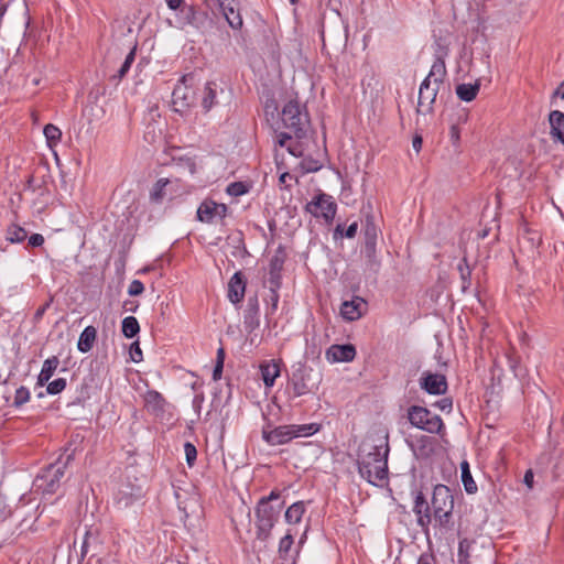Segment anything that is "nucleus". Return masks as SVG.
Wrapping results in <instances>:
<instances>
[{
  "label": "nucleus",
  "mask_w": 564,
  "mask_h": 564,
  "mask_svg": "<svg viewBox=\"0 0 564 564\" xmlns=\"http://www.w3.org/2000/svg\"><path fill=\"white\" fill-rule=\"evenodd\" d=\"M97 337V329L89 325L85 327V329L82 332L77 348L80 352H88L94 347L95 340Z\"/></svg>",
  "instance_id": "nucleus-26"
},
{
  "label": "nucleus",
  "mask_w": 564,
  "mask_h": 564,
  "mask_svg": "<svg viewBox=\"0 0 564 564\" xmlns=\"http://www.w3.org/2000/svg\"><path fill=\"white\" fill-rule=\"evenodd\" d=\"M378 237V228L372 216H368L365 225V251L368 257H372L376 252V243Z\"/></svg>",
  "instance_id": "nucleus-22"
},
{
  "label": "nucleus",
  "mask_w": 564,
  "mask_h": 564,
  "mask_svg": "<svg viewBox=\"0 0 564 564\" xmlns=\"http://www.w3.org/2000/svg\"><path fill=\"white\" fill-rule=\"evenodd\" d=\"M225 349L224 347H219L216 355V362H220L224 365L225 362Z\"/></svg>",
  "instance_id": "nucleus-60"
},
{
  "label": "nucleus",
  "mask_w": 564,
  "mask_h": 564,
  "mask_svg": "<svg viewBox=\"0 0 564 564\" xmlns=\"http://www.w3.org/2000/svg\"><path fill=\"white\" fill-rule=\"evenodd\" d=\"M550 134L554 141L564 144V113L560 110H553L549 115Z\"/></svg>",
  "instance_id": "nucleus-21"
},
{
  "label": "nucleus",
  "mask_w": 564,
  "mask_h": 564,
  "mask_svg": "<svg viewBox=\"0 0 564 564\" xmlns=\"http://www.w3.org/2000/svg\"><path fill=\"white\" fill-rule=\"evenodd\" d=\"M553 97H560L564 99V80L555 89Z\"/></svg>",
  "instance_id": "nucleus-59"
},
{
  "label": "nucleus",
  "mask_w": 564,
  "mask_h": 564,
  "mask_svg": "<svg viewBox=\"0 0 564 564\" xmlns=\"http://www.w3.org/2000/svg\"><path fill=\"white\" fill-rule=\"evenodd\" d=\"M479 89V80H476L474 84H459L456 86V95L460 100L469 102L477 97Z\"/></svg>",
  "instance_id": "nucleus-27"
},
{
  "label": "nucleus",
  "mask_w": 564,
  "mask_h": 564,
  "mask_svg": "<svg viewBox=\"0 0 564 564\" xmlns=\"http://www.w3.org/2000/svg\"><path fill=\"white\" fill-rule=\"evenodd\" d=\"M357 230H358L357 221H354L352 224H350L347 227V229H344V226L341 224H338L334 230V238L337 239L338 237L339 238L346 237V238L352 239L357 235Z\"/></svg>",
  "instance_id": "nucleus-38"
},
{
  "label": "nucleus",
  "mask_w": 564,
  "mask_h": 564,
  "mask_svg": "<svg viewBox=\"0 0 564 564\" xmlns=\"http://www.w3.org/2000/svg\"><path fill=\"white\" fill-rule=\"evenodd\" d=\"M98 542V531L87 530L84 535V540L80 547V558L84 560L93 544Z\"/></svg>",
  "instance_id": "nucleus-36"
},
{
  "label": "nucleus",
  "mask_w": 564,
  "mask_h": 564,
  "mask_svg": "<svg viewBox=\"0 0 564 564\" xmlns=\"http://www.w3.org/2000/svg\"><path fill=\"white\" fill-rule=\"evenodd\" d=\"M34 177L31 175L28 180V187H32V182H33Z\"/></svg>",
  "instance_id": "nucleus-63"
},
{
  "label": "nucleus",
  "mask_w": 564,
  "mask_h": 564,
  "mask_svg": "<svg viewBox=\"0 0 564 564\" xmlns=\"http://www.w3.org/2000/svg\"><path fill=\"white\" fill-rule=\"evenodd\" d=\"M366 308L367 302L359 296H355L350 301L343 302L340 315L346 321H357L364 315Z\"/></svg>",
  "instance_id": "nucleus-16"
},
{
  "label": "nucleus",
  "mask_w": 564,
  "mask_h": 564,
  "mask_svg": "<svg viewBox=\"0 0 564 564\" xmlns=\"http://www.w3.org/2000/svg\"><path fill=\"white\" fill-rule=\"evenodd\" d=\"M226 192L230 196H241L248 192V185L243 182H232L227 186Z\"/></svg>",
  "instance_id": "nucleus-41"
},
{
  "label": "nucleus",
  "mask_w": 564,
  "mask_h": 564,
  "mask_svg": "<svg viewBox=\"0 0 564 564\" xmlns=\"http://www.w3.org/2000/svg\"><path fill=\"white\" fill-rule=\"evenodd\" d=\"M388 435H371L359 446L357 454L358 473L369 484L381 487L388 480Z\"/></svg>",
  "instance_id": "nucleus-1"
},
{
  "label": "nucleus",
  "mask_w": 564,
  "mask_h": 564,
  "mask_svg": "<svg viewBox=\"0 0 564 564\" xmlns=\"http://www.w3.org/2000/svg\"><path fill=\"white\" fill-rule=\"evenodd\" d=\"M243 326L248 334L253 333L260 326V307L257 295L248 297L243 313Z\"/></svg>",
  "instance_id": "nucleus-14"
},
{
  "label": "nucleus",
  "mask_w": 564,
  "mask_h": 564,
  "mask_svg": "<svg viewBox=\"0 0 564 564\" xmlns=\"http://www.w3.org/2000/svg\"><path fill=\"white\" fill-rule=\"evenodd\" d=\"M413 512L416 516L417 524L426 530L432 522V506L421 491L415 495Z\"/></svg>",
  "instance_id": "nucleus-15"
},
{
  "label": "nucleus",
  "mask_w": 564,
  "mask_h": 564,
  "mask_svg": "<svg viewBox=\"0 0 564 564\" xmlns=\"http://www.w3.org/2000/svg\"><path fill=\"white\" fill-rule=\"evenodd\" d=\"M288 150H289V152H290L291 154H293V155H297V154H296V152L294 151V149H292V148H288Z\"/></svg>",
  "instance_id": "nucleus-64"
},
{
  "label": "nucleus",
  "mask_w": 564,
  "mask_h": 564,
  "mask_svg": "<svg viewBox=\"0 0 564 564\" xmlns=\"http://www.w3.org/2000/svg\"><path fill=\"white\" fill-rule=\"evenodd\" d=\"M223 369H224V365L223 364H220V362H216L215 364V367H214V370H213V379L215 381L220 380L221 375H223Z\"/></svg>",
  "instance_id": "nucleus-55"
},
{
  "label": "nucleus",
  "mask_w": 564,
  "mask_h": 564,
  "mask_svg": "<svg viewBox=\"0 0 564 564\" xmlns=\"http://www.w3.org/2000/svg\"><path fill=\"white\" fill-rule=\"evenodd\" d=\"M181 13L183 14L186 23L191 25H198L202 12L194 6H183Z\"/></svg>",
  "instance_id": "nucleus-35"
},
{
  "label": "nucleus",
  "mask_w": 564,
  "mask_h": 564,
  "mask_svg": "<svg viewBox=\"0 0 564 564\" xmlns=\"http://www.w3.org/2000/svg\"><path fill=\"white\" fill-rule=\"evenodd\" d=\"M165 3L171 10H174V11H176V10L182 11L183 6H185L184 0H165Z\"/></svg>",
  "instance_id": "nucleus-54"
},
{
  "label": "nucleus",
  "mask_w": 564,
  "mask_h": 564,
  "mask_svg": "<svg viewBox=\"0 0 564 564\" xmlns=\"http://www.w3.org/2000/svg\"><path fill=\"white\" fill-rule=\"evenodd\" d=\"M305 502L296 501L292 503L285 511V521L291 524H297L301 522L303 514L305 513Z\"/></svg>",
  "instance_id": "nucleus-28"
},
{
  "label": "nucleus",
  "mask_w": 564,
  "mask_h": 564,
  "mask_svg": "<svg viewBox=\"0 0 564 564\" xmlns=\"http://www.w3.org/2000/svg\"><path fill=\"white\" fill-rule=\"evenodd\" d=\"M356 357V348L351 344L332 345L326 350V359L329 362H348Z\"/></svg>",
  "instance_id": "nucleus-17"
},
{
  "label": "nucleus",
  "mask_w": 564,
  "mask_h": 564,
  "mask_svg": "<svg viewBox=\"0 0 564 564\" xmlns=\"http://www.w3.org/2000/svg\"><path fill=\"white\" fill-rule=\"evenodd\" d=\"M293 543H294V538L290 532H288L280 540L278 552H279V555L281 558L285 560L288 557V554H289Z\"/></svg>",
  "instance_id": "nucleus-40"
},
{
  "label": "nucleus",
  "mask_w": 564,
  "mask_h": 564,
  "mask_svg": "<svg viewBox=\"0 0 564 564\" xmlns=\"http://www.w3.org/2000/svg\"><path fill=\"white\" fill-rule=\"evenodd\" d=\"M72 459V455H67L65 462L61 458L55 463L51 464L43 473L36 478L37 487L45 494H55L61 485V479L64 476V470Z\"/></svg>",
  "instance_id": "nucleus-9"
},
{
  "label": "nucleus",
  "mask_w": 564,
  "mask_h": 564,
  "mask_svg": "<svg viewBox=\"0 0 564 564\" xmlns=\"http://www.w3.org/2000/svg\"><path fill=\"white\" fill-rule=\"evenodd\" d=\"M184 452H185L187 464L189 466H192L195 463L196 457H197L196 447L192 443L186 442L184 445Z\"/></svg>",
  "instance_id": "nucleus-44"
},
{
  "label": "nucleus",
  "mask_w": 564,
  "mask_h": 564,
  "mask_svg": "<svg viewBox=\"0 0 564 564\" xmlns=\"http://www.w3.org/2000/svg\"><path fill=\"white\" fill-rule=\"evenodd\" d=\"M313 369L305 364L299 362L293 367V371L289 381L293 397H302L313 390L311 384V375Z\"/></svg>",
  "instance_id": "nucleus-11"
},
{
  "label": "nucleus",
  "mask_w": 564,
  "mask_h": 564,
  "mask_svg": "<svg viewBox=\"0 0 564 564\" xmlns=\"http://www.w3.org/2000/svg\"><path fill=\"white\" fill-rule=\"evenodd\" d=\"M51 303H52V299L50 301H47L46 303H44L43 305H41L36 310L35 314H34V321L35 322H40L42 319L43 315L45 314V312L50 307Z\"/></svg>",
  "instance_id": "nucleus-53"
},
{
  "label": "nucleus",
  "mask_w": 564,
  "mask_h": 564,
  "mask_svg": "<svg viewBox=\"0 0 564 564\" xmlns=\"http://www.w3.org/2000/svg\"><path fill=\"white\" fill-rule=\"evenodd\" d=\"M432 518L441 528L448 529L453 524L454 494L452 489L445 485H436L433 489L432 499Z\"/></svg>",
  "instance_id": "nucleus-5"
},
{
  "label": "nucleus",
  "mask_w": 564,
  "mask_h": 564,
  "mask_svg": "<svg viewBox=\"0 0 564 564\" xmlns=\"http://www.w3.org/2000/svg\"><path fill=\"white\" fill-rule=\"evenodd\" d=\"M533 479H534V475H533L532 470L531 469L527 470L524 474L523 481L529 488L533 487Z\"/></svg>",
  "instance_id": "nucleus-57"
},
{
  "label": "nucleus",
  "mask_w": 564,
  "mask_h": 564,
  "mask_svg": "<svg viewBox=\"0 0 564 564\" xmlns=\"http://www.w3.org/2000/svg\"><path fill=\"white\" fill-rule=\"evenodd\" d=\"M216 84L212 82L206 83L204 97L202 100V106L205 109V111H209L213 108V106L216 105Z\"/></svg>",
  "instance_id": "nucleus-31"
},
{
  "label": "nucleus",
  "mask_w": 564,
  "mask_h": 564,
  "mask_svg": "<svg viewBox=\"0 0 564 564\" xmlns=\"http://www.w3.org/2000/svg\"><path fill=\"white\" fill-rule=\"evenodd\" d=\"M281 121L286 131L278 134V144L285 147L293 137L302 139L306 134L310 120L306 111L296 100L288 101L281 111Z\"/></svg>",
  "instance_id": "nucleus-3"
},
{
  "label": "nucleus",
  "mask_w": 564,
  "mask_h": 564,
  "mask_svg": "<svg viewBox=\"0 0 564 564\" xmlns=\"http://www.w3.org/2000/svg\"><path fill=\"white\" fill-rule=\"evenodd\" d=\"M432 556L429 555H421L417 560V564H432Z\"/></svg>",
  "instance_id": "nucleus-61"
},
{
  "label": "nucleus",
  "mask_w": 564,
  "mask_h": 564,
  "mask_svg": "<svg viewBox=\"0 0 564 564\" xmlns=\"http://www.w3.org/2000/svg\"><path fill=\"white\" fill-rule=\"evenodd\" d=\"M166 401L163 395L155 391L149 390L144 394V406L147 411L155 416H161L165 412Z\"/></svg>",
  "instance_id": "nucleus-20"
},
{
  "label": "nucleus",
  "mask_w": 564,
  "mask_h": 564,
  "mask_svg": "<svg viewBox=\"0 0 564 564\" xmlns=\"http://www.w3.org/2000/svg\"><path fill=\"white\" fill-rule=\"evenodd\" d=\"M286 178H292V176L290 175V173L285 172L280 175L279 181L281 184H284V183H286Z\"/></svg>",
  "instance_id": "nucleus-62"
},
{
  "label": "nucleus",
  "mask_w": 564,
  "mask_h": 564,
  "mask_svg": "<svg viewBox=\"0 0 564 564\" xmlns=\"http://www.w3.org/2000/svg\"><path fill=\"white\" fill-rule=\"evenodd\" d=\"M43 133L50 147L56 145L61 141L62 131L58 127L52 123H48L44 127Z\"/></svg>",
  "instance_id": "nucleus-37"
},
{
  "label": "nucleus",
  "mask_w": 564,
  "mask_h": 564,
  "mask_svg": "<svg viewBox=\"0 0 564 564\" xmlns=\"http://www.w3.org/2000/svg\"><path fill=\"white\" fill-rule=\"evenodd\" d=\"M130 356L132 361L140 362L142 360V350L140 348L139 341H134L130 346Z\"/></svg>",
  "instance_id": "nucleus-49"
},
{
  "label": "nucleus",
  "mask_w": 564,
  "mask_h": 564,
  "mask_svg": "<svg viewBox=\"0 0 564 564\" xmlns=\"http://www.w3.org/2000/svg\"><path fill=\"white\" fill-rule=\"evenodd\" d=\"M228 212L226 204L216 203L213 199H205L197 208L196 217L199 221L212 224L216 218H225Z\"/></svg>",
  "instance_id": "nucleus-12"
},
{
  "label": "nucleus",
  "mask_w": 564,
  "mask_h": 564,
  "mask_svg": "<svg viewBox=\"0 0 564 564\" xmlns=\"http://www.w3.org/2000/svg\"><path fill=\"white\" fill-rule=\"evenodd\" d=\"M134 500V497L132 494H126L124 491H119L116 496V502L119 506L128 507L130 506Z\"/></svg>",
  "instance_id": "nucleus-46"
},
{
  "label": "nucleus",
  "mask_w": 564,
  "mask_h": 564,
  "mask_svg": "<svg viewBox=\"0 0 564 564\" xmlns=\"http://www.w3.org/2000/svg\"><path fill=\"white\" fill-rule=\"evenodd\" d=\"M460 470H462V481L465 488V491L469 495L475 494L477 491V485L471 476L469 464L464 460L460 464Z\"/></svg>",
  "instance_id": "nucleus-30"
},
{
  "label": "nucleus",
  "mask_w": 564,
  "mask_h": 564,
  "mask_svg": "<svg viewBox=\"0 0 564 564\" xmlns=\"http://www.w3.org/2000/svg\"><path fill=\"white\" fill-rule=\"evenodd\" d=\"M28 243L33 248L41 247L44 243V237L41 234H32Z\"/></svg>",
  "instance_id": "nucleus-52"
},
{
  "label": "nucleus",
  "mask_w": 564,
  "mask_h": 564,
  "mask_svg": "<svg viewBox=\"0 0 564 564\" xmlns=\"http://www.w3.org/2000/svg\"><path fill=\"white\" fill-rule=\"evenodd\" d=\"M281 272L279 271H269V283L270 289L279 290L281 288Z\"/></svg>",
  "instance_id": "nucleus-48"
},
{
  "label": "nucleus",
  "mask_w": 564,
  "mask_h": 564,
  "mask_svg": "<svg viewBox=\"0 0 564 564\" xmlns=\"http://www.w3.org/2000/svg\"><path fill=\"white\" fill-rule=\"evenodd\" d=\"M284 501L281 500V491L273 489L268 496H263L254 508L256 536L262 542L271 538V531L279 521Z\"/></svg>",
  "instance_id": "nucleus-2"
},
{
  "label": "nucleus",
  "mask_w": 564,
  "mask_h": 564,
  "mask_svg": "<svg viewBox=\"0 0 564 564\" xmlns=\"http://www.w3.org/2000/svg\"><path fill=\"white\" fill-rule=\"evenodd\" d=\"M246 291V279L243 274L236 272L228 283V299L232 304H238L242 301Z\"/></svg>",
  "instance_id": "nucleus-19"
},
{
  "label": "nucleus",
  "mask_w": 564,
  "mask_h": 564,
  "mask_svg": "<svg viewBox=\"0 0 564 564\" xmlns=\"http://www.w3.org/2000/svg\"><path fill=\"white\" fill-rule=\"evenodd\" d=\"M59 365V359L56 356L47 358L42 366L41 372L37 376V386H44L50 381Z\"/></svg>",
  "instance_id": "nucleus-25"
},
{
  "label": "nucleus",
  "mask_w": 564,
  "mask_h": 564,
  "mask_svg": "<svg viewBox=\"0 0 564 564\" xmlns=\"http://www.w3.org/2000/svg\"><path fill=\"white\" fill-rule=\"evenodd\" d=\"M66 379L57 378L47 383L46 391L48 394L55 395L61 393L66 388Z\"/></svg>",
  "instance_id": "nucleus-42"
},
{
  "label": "nucleus",
  "mask_w": 564,
  "mask_h": 564,
  "mask_svg": "<svg viewBox=\"0 0 564 564\" xmlns=\"http://www.w3.org/2000/svg\"><path fill=\"white\" fill-rule=\"evenodd\" d=\"M144 291V285L139 280H133L128 289V293L130 296H138L141 295Z\"/></svg>",
  "instance_id": "nucleus-47"
},
{
  "label": "nucleus",
  "mask_w": 564,
  "mask_h": 564,
  "mask_svg": "<svg viewBox=\"0 0 564 564\" xmlns=\"http://www.w3.org/2000/svg\"><path fill=\"white\" fill-rule=\"evenodd\" d=\"M446 65L442 57H436L430 73L424 78L419 90L417 112L431 113L440 87L446 77Z\"/></svg>",
  "instance_id": "nucleus-4"
},
{
  "label": "nucleus",
  "mask_w": 564,
  "mask_h": 564,
  "mask_svg": "<svg viewBox=\"0 0 564 564\" xmlns=\"http://www.w3.org/2000/svg\"><path fill=\"white\" fill-rule=\"evenodd\" d=\"M422 137L421 135H415L412 140V147L413 149L416 151V152H420L421 151V148H422Z\"/></svg>",
  "instance_id": "nucleus-58"
},
{
  "label": "nucleus",
  "mask_w": 564,
  "mask_h": 564,
  "mask_svg": "<svg viewBox=\"0 0 564 564\" xmlns=\"http://www.w3.org/2000/svg\"><path fill=\"white\" fill-rule=\"evenodd\" d=\"M435 405L441 411L451 412L453 408V400L451 398H443L442 400L437 401Z\"/></svg>",
  "instance_id": "nucleus-51"
},
{
  "label": "nucleus",
  "mask_w": 564,
  "mask_h": 564,
  "mask_svg": "<svg viewBox=\"0 0 564 564\" xmlns=\"http://www.w3.org/2000/svg\"><path fill=\"white\" fill-rule=\"evenodd\" d=\"M172 185L170 178H159L150 192V200L153 204H162L169 195V187Z\"/></svg>",
  "instance_id": "nucleus-23"
},
{
  "label": "nucleus",
  "mask_w": 564,
  "mask_h": 564,
  "mask_svg": "<svg viewBox=\"0 0 564 564\" xmlns=\"http://www.w3.org/2000/svg\"><path fill=\"white\" fill-rule=\"evenodd\" d=\"M223 15L225 17L229 26L234 30H240L243 25L242 17L238 9L237 0H229L228 2H221L219 7Z\"/></svg>",
  "instance_id": "nucleus-18"
},
{
  "label": "nucleus",
  "mask_w": 564,
  "mask_h": 564,
  "mask_svg": "<svg viewBox=\"0 0 564 564\" xmlns=\"http://www.w3.org/2000/svg\"><path fill=\"white\" fill-rule=\"evenodd\" d=\"M286 259L285 250L282 246H279L274 254L270 259L269 271L282 272L283 265Z\"/></svg>",
  "instance_id": "nucleus-33"
},
{
  "label": "nucleus",
  "mask_w": 564,
  "mask_h": 564,
  "mask_svg": "<svg viewBox=\"0 0 564 564\" xmlns=\"http://www.w3.org/2000/svg\"><path fill=\"white\" fill-rule=\"evenodd\" d=\"M305 212L315 218L332 223L337 212V204L330 195L321 192L305 205Z\"/></svg>",
  "instance_id": "nucleus-10"
},
{
  "label": "nucleus",
  "mask_w": 564,
  "mask_h": 564,
  "mask_svg": "<svg viewBox=\"0 0 564 564\" xmlns=\"http://www.w3.org/2000/svg\"><path fill=\"white\" fill-rule=\"evenodd\" d=\"M471 545V541L468 539H463L458 543V556L459 561L466 560L469 556V549Z\"/></svg>",
  "instance_id": "nucleus-45"
},
{
  "label": "nucleus",
  "mask_w": 564,
  "mask_h": 564,
  "mask_svg": "<svg viewBox=\"0 0 564 564\" xmlns=\"http://www.w3.org/2000/svg\"><path fill=\"white\" fill-rule=\"evenodd\" d=\"M30 400V391L28 388L25 387H20L19 389H17L15 391V395H14V401H13V405L15 408H20L22 406L23 404H25L28 401Z\"/></svg>",
  "instance_id": "nucleus-43"
},
{
  "label": "nucleus",
  "mask_w": 564,
  "mask_h": 564,
  "mask_svg": "<svg viewBox=\"0 0 564 564\" xmlns=\"http://www.w3.org/2000/svg\"><path fill=\"white\" fill-rule=\"evenodd\" d=\"M449 137L453 143H457L459 141V128L456 124L451 127Z\"/></svg>",
  "instance_id": "nucleus-56"
},
{
  "label": "nucleus",
  "mask_w": 564,
  "mask_h": 564,
  "mask_svg": "<svg viewBox=\"0 0 564 564\" xmlns=\"http://www.w3.org/2000/svg\"><path fill=\"white\" fill-rule=\"evenodd\" d=\"M462 281V291L466 293L471 285V272L473 269L468 263L466 257H464L457 265Z\"/></svg>",
  "instance_id": "nucleus-29"
},
{
  "label": "nucleus",
  "mask_w": 564,
  "mask_h": 564,
  "mask_svg": "<svg viewBox=\"0 0 564 564\" xmlns=\"http://www.w3.org/2000/svg\"><path fill=\"white\" fill-rule=\"evenodd\" d=\"M260 372L265 387H273L280 376V367L274 360L265 361L260 365Z\"/></svg>",
  "instance_id": "nucleus-24"
},
{
  "label": "nucleus",
  "mask_w": 564,
  "mask_h": 564,
  "mask_svg": "<svg viewBox=\"0 0 564 564\" xmlns=\"http://www.w3.org/2000/svg\"><path fill=\"white\" fill-rule=\"evenodd\" d=\"M28 237L26 230L18 225H11L7 229V239L12 243L23 242Z\"/></svg>",
  "instance_id": "nucleus-34"
},
{
  "label": "nucleus",
  "mask_w": 564,
  "mask_h": 564,
  "mask_svg": "<svg viewBox=\"0 0 564 564\" xmlns=\"http://www.w3.org/2000/svg\"><path fill=\"white\" fill-rule=\"evenodd\" d=\"M420 387L429 394L440 395L447 391L448 384L444 375L425 371L420 378Z\"/></svg>",
  "instance_id": "nucleus-13"
},
{
  "label": "nucleus",
  "mask_w": 564,
  "mask_h": 564,
  "mask_svg": "<svg viewBox=\"0 0 564 564\" xmlns=\"http://www.w3.org/2000/svg\"><path fill=\"white\" fill-rule=\"evenodd\" d=\"M408 419L413 426L432 434H438L444 429L441 416L421 405H411L408 409Z\"/></svg>",
  "instance_id": "nucleus-8"
},
{
  "label": "nucleus",
  "mask_w": 564,
  "mask_h": 564,
  "mask_svg": "<svg viewBox=\"0 0 564 564\" xmlns=\"http://www.w3.org/2000/svg\"><path fill=\"white\" fill-rule=\"evenodd\" d=\"M135 52H137V45H134L128 55L124 58V62L122 63L121 67L119 68L117 75H115L116 78L122 79L128 72L130 70L131 65L133 64L135 59Z\"/></svg>",
  "instance_id": "nucleus-39"
},
{
  "label": "nucleus",
  "mask_w": 564,
  "mask_h": 564,
  "mask_svg": "<svg viewBox=\"0 0 564 564\" xmlns=\"http://www.w3.org/2000/svg\"><path fill=\"white\" fill-rule=\"evenodd\" d=\"M279 299H280L279 290L270 289V294H269V301L271 304L270 312H269L270 314H273L276 311L278 304H279Z\"/></svg>",
  "instance_id": "nucleus-50"
},
{
  "label": "nucleus",
  "mask_w": 564,
  "mask_h": 564,
  "mask_svg": "<svg viewBox=\"0 0 564 564\" xmlns=\"http://www.w3.org/2000/svg\"><path fill=\"white\" fill-rule=\"evenodd\" d=\"M121 330L127 338H133L140 332L138 319L134 316L124 317L122 321Z\"/></svg>",
  "instance_id": "nucleus-32"
},
{
  "label": "nucleus",
  "mask_w": 564,
  "mask_h": 564,
  "mask_svg": "<svg viewBox=\"0 0 564 564\" xmlns=\"http://www.w3.org/2000/svg\"><path fill=\"white\" fill-rule=\"evenodd\" d=\"M194 75L186 74L181 77L172 93V106L175 112L183 115L196 101V90L193 87Z\"/></svg>",
  "instance_id": "nucleus-7"
},
{
  "label": "nucleus",
  "mask_w": 564,
  "mask_h": 564,
  "mask_svg": "<svg viewBox=\"0 0 564 564\" xmlns=\"http://www.w3.org/2000/svg\"><path fill=\"white\" fill-rule=\"evenodd\" d=\"M319 429L321 425L317 423L280 425L272 430L263 429L262 437L269 445L276 446L286 444L296 437L314 435Z\"/></svg>",
  "instance_id": "nucleus-6"
}]
</instances>
